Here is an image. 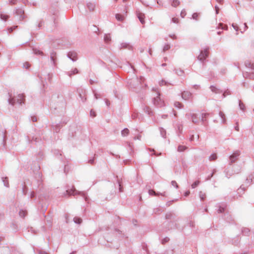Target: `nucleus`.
I'll return each instance as SVG.
<instances>
[{
    "instance_id": "obj_1",
    "label": "nucleus",
    "mask_w": 254,
    "mask_h": 254,
    "mask_svg": "<svg viewBox=\"0 0 254 254\" xmlns=\"http://www.w3.org/2000/svg\"><path fill=\"white\" fill-rule=\"evenodd\" d=\"M24 96L23 94H19L16 96L12 97L11 95H9V98L8 100V103L11 105H14L15 104H18L21 105L22 103H24Z\"/></svg>"
},
{
    "instance_id": "obj_2",
    "label": "nucleus",
    "mask_w": 254,
    "mask_h": 254,
    "mask_svg": "<svg viewBox=\"0 0 254 254\" xmlns=\"http://www.w3.org/2000/svg\"><path fill=\"white\" fill-rule=\"evenodd\" d=\"M156 97L153 98V104L155 106L157 107H161L164 105V101L162 100L160 97V93L158 91H156Z\"/></svg>"
},
{
    "instance_id": "obj_3",
    "label": "nucleus",
    "mask_w": 254,
    "mask_h": 254,
    "mask_svg": "<svg viewBox=\"0 0 254 254\" xmlns=\"http://www.w3.org/2000/svg\"><path fill=\"white\" fill-rule=\"evenodd\" d=\"M209 50V48L207 47L204 49L203 50H202L197 57L198 59L201 62L205 61L208 56Z\"/></svg>"
},
{
    "instance_id": "obj_4",
    "label": "nucleus",
    "mask_w": 254,
    "mask_h": 254,
    "mask_svg": "<svg viewBox=\"0 0 254 254\" xmlns=\"http://www.w3.org/2000/svg\"><path fill=\"white\" fill-rule=\"evenodd\" d=\"M66 194L68 195H75L76 194L80 195L86 199L85 193L83 191H79L75 190V188L71 189L70 190H66Z\"/></svg>"
},
{
    "instance_id": "obj_5",
    "label": "nucleus",
    "mask_w": 254,
    "mask_h": 254,
    "mask_svg": "<svg viewBox=\"0 0 254 254\" xmlns=\"http://www.w3.org/2000/svg\"><path fill=\"white\" fill-rule=\"evenodd\" d=\"M240 155V152L238 150L235 151L229 157V165H231L233 163L235 162L239 158Z\"/></svg>"
},
{
    "instance_id": "obj_6",
    "label": "nucleus",
    "mask_w": 254,
    "mask_h": 254,
    "mask_svg": "<svg viewBox=\"0 0 254 254\" xmlns=\"http://www.w3.org/2000/svg\"><path fill=\"white\" fill-rule=\"evenodd\" d=\"M182 98L185 100H189L192 98V94L188 91H184L181 93Z\"/></svg>"
},
{
    "instance_id": "obj_7",
    "label": "nucleus",
    "mask_w": 254,
    "mask_h": 254,
    "mask_svg": "<svg viewBox=\"0 0 254 254\" xmlns=\"http://www.w3.org/2000/svg\"><path fill=\"white\" fill-rule=\"evenodd\" d=\"M77 92L79 94V96L81 99V100L84 102L86 100V98L85 97V90L82 88H79L77 89Z\"/></svg>"
},
{
    "instance_id": "obj_8",
    "label": "nucleus",
    "mask_w": 254,
    "mask_h": 254,
    "mask_svg": "<svg viewBox=\"0 0 254 254\" xmlns=\"http://www.w3.org/2000/svg\"><path fill=\"white\" fill-rule=\"evenodd\" d=\"M67 56L73 62H75L77 60V54L74 51L69 52L67 53Z\"/></svg>"
},
{
    "instance_id": "obj_9",
    "label": "nucleus",
    "mask_w": 254,
    "mask_h": 254,
    "mask_svg": "<svg viewBox=\"0 0 254 254\" xmlns=\"http://www.w3.org/2000/svg\"><path fill=\"white\" fill-rule=\"evenodd\" d=\"M16 14L19 16V20H22L25 18L24 10L21 9H17L16 10Z\"/></svg>"
},
{
    "instance_id": "obj_10",
    "label": "nucleus",
    "mask_w": 254,
    "mask_h": 254,
    "mask_svg": "<svg viewBox=\"0 0 254 254\" xmlns=\"http://www.w3.org/2000/svg\"><path fill=\"white\" fill-rule=\"evenodd\" d=\"M148 193L150 195H154V196H158L159 195H161L163 196H166V192L165 191H164L162 193H158V192H156L153 190H148Z\"/></svg>"
},
{
    "instance_id": "obj_11",
    "label": "nucleus",
    "mask_w": 254,
    "mask_h": 254,
    "mask_svg": "<svg viewBox=\"0 0 254 254\" xmlns=\"http://www.w3.org/2000/svg\"><path fill=\"white\" fill-rule=\"evenodd\" d=\"M132 48V46L127 43H122L119 47L120 49H127L130 50Z\"/></svg>"
},
{
    "instance_id": "obj_12",
    "label": "nucleus",
    "mask_w": 254,
    "mask_h": 254,
    "mask_svg": "<svg viewBox=\"0 0 254 254\" xmlns=\"http://www.w3.org/2000/svg\"><path fill=\"white\" fill-rule=\"evenodd\" d=\"M243 76L245 78H248L251 79H254V72H248V71L243 73Z\"/></svg>"
},
{
    "instance_id": "obj_13",
    "label": "nucleus",
    "mask_w": 254,
    "mask_h": 254,
    "mask_svg": "<svg viewBox=\"0 0 254 254\" xmlns=\"http://www.w3.org/2000/svg\"><path fill=\"white\" fill-rule=\"evenodd\" d=\"M87 7L90 11H92L94 10L95 4L94 3L89 2L87 3Z\"/></svg>"
},
{
    "instance_id": "obj_14",
    "label": "nucleus",
    "mask_w": 254,
    "mask_h": 254,
    "mask_svg": "<svg viewBox=\"0 0 254 254\" xmlns=\"http://www.w3.org/2000/svg\"><path fill=\"white\" fill-rule=\"evenodd\" d=\"M104 40L105 43H109L111 41V37L110 34H105L104 36Z\"/></svg>"
},
{
    "instance_id": "obj_15",
    "label": "nucleus",
    "mask_w": 254,
    "mask_h": 254,
    "mask_svg": "<svg viewBox=\"0 0 254 254\" xmlns=\"http://www.w3.org/2000/svg\"><path fill=\"white\" fill-rule=\"evenodd\" d=\"M137 17H138L139 21H140V22L142 24H144L145 23V21L144 20V18L145 17V16H144V14L143 13H138L137 14Z\"/></svg>"
},
{
    "instance_id": "obj_16",
    "label": "nucleus",
    "mask_w": 254,
    "mask_h": 254,
    "mask_svg": "<svg viewBox=\"0 0 254 254\" xmlns=\"http://www.w3.org/2000/svg\"><path fill=\"white\" fill-rule=\"evenodd\" d=\"M210 88L211 90L215 93H220L222 92V91L220 90V89H218L217 87H216L214 86H211L210 87Z\"/></svg>"
},
{
    "instance_id": "obj_17",
    "label": "nucleus",
    "mask_w": 254,
    "mask_h": 254,
    "mask_svg": "<svg viewBox=\"0 0 254 254\" xmlns=\"http://www.w3.org/2000/svg\"><path fill=\"white\" fill-rule=\"evenodd\" d=\"M33 53H34V54H35V55H41V56L44 55L43 52L38 49L34 48L33 49Z\"/></svg>"
},
{
    "instance_id": "obj_18",
    "label": "nucleus",
    "mask_w": 254,
    "mask_h": 254,
    "mask_svg": "<svg viewBox=\"0 0 254 254\" xmlns=\"http://www.w3.org/2000/svg\"><path fill=\"white\" fill-rule=\"evenodd\" d=\"M219 115L222 119V123L223 124H225L226 123V119H225V115L224 114V113L222 112V111H220L219 113Z\"/></svg>"
},
{
    "instance_id": "obj_19",
    "label": "nucleus",
    "mask_w": 254,
    "mask_h": 254,
    "mask_svg": "<svg viewBox=\"0 0 254 254\" xmlns=\"http://www.w3.org/2000/svg\"><path fill=\"white\" fill-rule=\"evenodd\" d=\"M143 110L144 111V112L145 113H147L148 115H149L150 116H151L152 115H153V112L152 111H151V109L149 107L145 106L143 108Z\"/></svg>"
},
{
    "instance_id": "obj_20",
    "label": "nucleus",
    "mask_w": 254,
    "mask_h": 254,
    "mask_svg": "<svg viewBox=\"0 0 254 254\" xmlns=\"http://www.w3.org/2000/svg\"><path fill=\"white\" fill-rule=\"evenodd\" d=\"M191 119H192V122L194 123V124H197L198 123V120L197 119V116L196 114H192L191 115Z\"/></svg>"
},
{
    "instance_id": "obj_21",
    "label": "nucleus",
    "mask_w": 254,
    "mask_h": 254,
    "mask_svg": "<svg viewBox=\"0 0 254 254\" xmlns=\"http://www.w3.org/2000/svg\"><path fill=\"white\" fill-rule=\"evenodd\" d=\"M159 84L160 86L166 85L169 86L170 85H172L171 83L165 81V80H162L159 82Z\"/></svg>"
},
{
    "instance_id": "obj_22",
    "label": "nucleus",
    "mask_w": 254,
    "mask_h": 254,
    "mask_svg": "<svg viewBox=\"0 0 254 254\" xmlns=\"http://www.w3.org/2000/svg\"><path fill=\"white\" fill-rule=\"evenodd\" d=\"M253 179H254V174H251V175H250L249 178H248L246 180V185H249L250 184V182H252Z\"/></svg>"
},
{
    "instance_id": "obj_23",
    "label": "nucleus",
    "mask_w": 254,
    "mask_h": 254,
    "mask_svg": "<svg viewBox=\"0 0 254 254\" xmlns=\"http://www.w3.org/2000/svg\"><path fill=\"white\" fill-rule=\"evenodd\" d=\"M187 148H188V147L186 146L179 145L178 147L177 150L178 152H183V151H185V150H186Z\"/></svg>"
},
{
    "instance_id": "obj_24",
    "label": "nucleus",
    "mask_w": 254,
    "mask_h": 254,
    "mask_svg": "<svg viewBox=\"0 0 254 254\" xmlns=\"http://www.w3.org/2000/svg\"><path fill=\"white\" fill-rule=\"evenodd\" d=\"M129 130L127 128H125L122 131V135L126 136L129 134Z\"/></svg>"
},
{
    "instance_id": "obj_25",
    "label": "nucleus",
    "mask_w": 254,
    "mask_h": 254,
    "mask_svg": "<svg viewBox=\"0 0 254 254\" xmlns=\"http://www.w3.org/2000/svg\"><path fill=\"white\" fill-rule=\"evenodd\" d=\"M78 72V69L77 68H74L72 70L68 72L67 74L68 76H71L72 75L77 73Z\"/></svg>"
},
{
    "instance_id": "obj_26",
    "label": "nucleus",
    "mask_w": 254,
    "mask_h": 254,
    "mask_svg": "<svg viewBox=\"0 0 254 254\" xmlns=\"http://www.w3.org/2000/svg\"><path fill=\"white\" fill-rule=\"evenodd\" d=\"M50 58H51V60L53 62V64L55 65L56 64V63H55L56 53L54 52H52L51 54Z\"/></svg>"
},
{
    "instance_id": "obj_27",
    "label": "nucleus",
    "mask_w": 254,
    "mask_h": 254,
    "mask_svg": "<svg viewBox=\"0 0 254 254\" xmlns=\"http://www.w3.org/2000/svg\"><path fill=\"white\" fill-rule=\"evenodd\" d=\"M250 231L249 229L247 228H243L242 230V232L244 235H249Z\"/></svg>"
},
{
    "instance_id": "obj_28",
    "label": "nucleus",
    "mask_w": 254,
    "mask_h": 254,
    "mask_svg": "<svg viewBox=\"0 0 254 254\" xmlns=\"http://www.w3.org/2000/svg\"><path fill=\"white\" fill-rule=\"evenodd\" d=\"M9 16L7 14H3V13H1L0 14V19L4 21H6L9 18Z\"/></svg>"
},
{
    "instance_id": "obj_29",
    "label": "nucleus",
    "mask_w": 254,
    "mask_h": 254,
    "mask_svg": "<svg viewBox=\"0 0 254 254\" xmlns=\"http://www.w3.org/2000/svg\"><path fill=\"white\" fill-rule=\"evenodd\" d=\"M2 179L4 186H5L7 188H8L9 186L8 181V178L7 177H5L2 178Z\"/></svg>"
},
{
    "instance_id": "obj_30",
    "label": "nucleus",
    "mask_w": 254,
    "mask_h": 254,
    "mask_svg": "<svg viewBox=\"0 0 254 254\" xmlns=\"http://www.w3.org/2000/svg\"><path fill=\"white\" fill-rule=\"evenodd\" d=\"M160 134L163 138H166V130L162 127L160 128Z\"/></svg>"
},
{
    "instance_id": "obj_31",
    "label": "nucleus",
    "mask_w": 254,
    "mask_h": 254,
    "mask_svg": "<svg viewBox=\"0 0 254 254\" xmlns=\"http://www.w3.org/2000/svg\"><path fill=\"white\" fill-rule=\"evenodd\" d=\"M116 18L118 21H122L124 19V17L120 14H117L116 15Z\"/></svg>"
},
{
    "instance_id": "obj_32",
    "label": "nucleus",
    "mask_w": 254,
    "mask_h": 254,
    "mask_svg": "<svg viewBox=\"0 0 254 254\" xmlns=\"http://www.w3.org/2000/svg\"><path fill=\"white\" fill-rule=\"evenodd\" d=\"M73 221L74 222L76 223V224H80L81 222H82V219L81 218H79V217H75L74 218H73Z\"/></svg>"
},
{
    "instance_id": "obj_33",
    "label": "nucleus",
    "mask_w": 254,
    "mask_h": 254,
    "mask_svg": "<svg viewBox=\"0 0 254 254\" xmlns=\"http://www.w3.org/2000/svg\"><path fill=\"white\" fill-rule=\"evenodd\" d=\"M180 3V2L178 0H173L172 2V6L173 7H176L179 5Z\"/></svg>"
},
{
    "instance_id": "obj_34",
    "label": "nucleus",
    "mask_w": 254,
    "mask_h": 254,
    "mask_svg": "<svg viewBox=\"0 0 254 254\" xmlns=\"http://www.w3.org/2000/svg\"><path fill=\"white\" fill-rule=\"evenodd\" d=\"M184 71L181 69H175V73L179 76L183 75Z\"/></svg>"
},
{
    "instance_id": "obj_35",
    "label": "nucleus",
    "mask_w": 254,
    "mask_h": 254,
    "mask_svg": "<svg viewBox=\"0 0 254 254\" xmlns=\"http://www.w3.org/2000/svg\"><path fill=\"white\" fill-rule=\"evenodd\" d=\"M174 106L176 108H178L179 109H181V108H182L183 105V104L181 103H180L179 102H175L174 103Z\"/></svg>"
},
{
    "instance_id": "obj_36",
    "label": "nucleus",
    "mask_w": 254,
    "mask_h": 254,
    "mask_svg": "<svg viewBox=\"0 0 254 254\" xmlns=\"http://www.w3.org/2000/svg\"><path fill=\"white\" fill-rule=\"evenodd\" d=\"M19 215L21 217H24L27 214V211L23 210H20L19 212Z\"/></svg>"
},
{
    "instance_id": "obj_37",
    "label": "nucleus",
    "mask_w": 254,
    "mask_h": 254,
    "mask_svg": "<svg viewBox=\"0 0 254 254\" xmlns=\"http://www.w3.org/2000/svg\"><path fill=\"white\" fill-rule=\"evenodd\" d=\"M217 158V155L216 154H212L209 156V160L210 161H214Z\"/></svg>"
},
{
    "instance_id": "obj_38",
    "label": "nucleus",
    "mask_w": 254,
    "mask_h": 254,
    "mask_svg": "<svg viewBox=\"0 0 254 254\" xmlns=\"http://www.w3.org/2000/svg\"><path fill=\"white\" fill-rule=\"evenodd\" d=\"M239 107L241 110H242V111L245 110V105L243 102H241V100H239Z\"/></svg>"
},
{
    "instance_id": "obj_39",
    "label": "nucleus",
    "mask_w": 254,
    "mask_h": 254,
    "mask_svg": "<svg viewBox=\"0 0 254 254\" xmlns=\"http://www.w3.org/2000/svg\"><path fill=\"white\" fill-rule=\"evenodd\" d=\"M225 172L226 177H227L228 178H229L231 176H232V174H233V173L229 172V170L228 169H227Z\"/></svg>"
},
{
    "instance_id": "obj_40",
    "label": "nucleus",
    "mask_w": 254,
    "mask_h": 254,
    "mask_svg": "<svg viewBox=\"0 0 254 254\" xmlns=\"http://www.w3.org/2000/svg\"><path fill=\"white\" fill-rule=\"evenodd\" d=\"M199 197L201 200H203L205 198V194L202 191L199 192Z\"/></svg>"
},
{
    "instance_id": "obj_41",
    "label": "nucleus",
    "mask_w": 254,
    "mask_h": 254,
    "mask_svg": "<svg viewBox=\"0 0 254 254\" xmlns=\"http://www.w3.org/2000/svg\"><path fill=\"white\" fill-rule=\"evenodd\" d=\"M218 28H221V29H226L227 28V26L224 25L223 23H220L219 24Z\"/></svg>"
},
{
    "instance_id": "obj_42",
    "label": "nucleus",
    "mask_w": 254,
    "mask_h": 254,
    "mask_svg": "<svg viewBox=\"0 0 254 254\" xmlns=\"http://www.w3.org/2000/svg\"><path fill=\"white\" fill-rule=\"evenodd\" d=\"M217 170L216 169H214L212 171V173L211 174V176H208L206 178V180H209L213 176V175L216 172Z\"/></svg>"
},
{
    "instance_id": "obj_43",
    "label": "nucleus",
    "mask_w": 254,
    "mask_h": 254,
    "mask_svg": "<svg viewBox=\"0 0 254 254\" xmlns=\"http://www.w3.org/2000/svg\"><path fill=\"white\" fill-rule=\"evenodd\" d=\"M199 184V181H196L195 182H194L192 185H191V187L192 188L194 189L195 188H196Z\"/></svg>"
},
{
    "instance_id": "obj_44",
    "label": "nucleus",
    "mask_w": 254,
    "mask_h": 254,
    "mask_svg": "<svg viewBox=\"0 0 254 254\" xmlns=\"http://www.w3.org/2000/svg\"><path fill=\"white\" fill-rule=\"evenodd\" d=\"M231 94V93H230V91H229V90H227L226 91H225L223 94H222V98H225L227 95H230Z\"/></svg>"
},
{
    "instance_id": "obj_45",
    "label": "nucleus",
    "mask_w": 254,
    "mask_h": 254,
    "mask_svg": "<svg viewBox=\"0 0 254 254\" xmlns=\"http://www.w3.org/2000/svg\"><path fill=\"white\" fill-rule=\"evenodd\" d=\"M209 113H202L201 114V117H202L201 121L202 122H203L204 121V118H206L209 115Z\"/></svg>"
},
{
    "instance_id": "obj_46",
    "label": "nucleus",
    "mask_w": 254,
    "mask_h": 254,
    "mask_svg": "<svg viewBox=\"0 0 254 254\" xmlns=\"http://www.w3.org/2000/svg\"><path fill=\"white\" fill-rule=\"evenodd\" d=\"M225 211V208L224 207H222L220 206L219 208V209L217 210L218 213H222L224 212Z\"/></svg>"
},
{
    "instance_id": "obj_47",
    "label": "nucleus",
    "mask_w": 254,
    "mask_h": 254,
    "mask_svg": "<svg viewBox=\"0 0 254 254\" xmlns=\"http://www.w3.org/2000/svg\"><path fill=\"white\" fill-rule=\"evenodd\" d=\"M170 48V46L169 44H166L163 47V51L165 52L166 51L168 50Z\"/></svg>"
},
{
    "instance_id": "obj_48",
    "label": "nucleus",
    "mask_w": 254,
    "mask_h": 254,
    "mask_svg": "<svg viewBox=\"0 0 254 254\" xmlns=\"http://www.w3.org/2000/svg\"><path fill=\"white\" fill-rule=\"evenodd\" d=\"M252 63H250V62H246L245 63V66L247 67H248L249 68H251V66H252Z\"/></svg>"
},
{
    "instance_id": "obj_49",
    "label": "nucleus",
    "mask_w": 254,
    "mask_h": 254,
    "mask_svg": "<svg viewBox=\"0 0 254 254\" xmlns=\"http://www.w3.org/2000/svg\"><path fill=\"white\" fill-rule=\"evenodd\" d=\"M171 185L177 189H178L179 187L177 182L175 181H172L171 182Z\"/></svg>"
},
{
    "instance_id": "obj_50",
    "label": "nucleus",
    "mask_w": 254,
    "mask_h": 254,
    "mask_svg": "<svg viewBox=\"0 0 254 254\" xmlns=\"http://www.w3.org/2000/svg\"><path fill=\"white\" fill-rule=\"evenodd\" d=\"M118 182L119 186V191L120 192H123V188L122 186V185L121 184V182L119 180H118Z\"/></svg>"
},
{
    "instance_id": "obj_51",
    "label": "nucleus",
    "mask_w": 254,
    "mask_h": 254,
    "mask_svg": "<svg viewBox=\"0 0 254 254\" xmlns=\"http://www.w3.org/2000/svg\"><path fill=\"white\" fill-rule=\"evenodd\" d=\"M169 240H170L169 238L168 237H166V238H164L162 240V244H165L166 243L168 242L169 241Z\"/></svg>"
},
{
    "instance_id": "obj_52",
    "label": "nucleus",
    "mask_w": 254,
    "mask_h": 254,
    "mask_svg": "<svg viewBox=\"0 0 254 254\" xmlns=\"http://www.w3.org/2000/svg\"><path fill=\"white\" fill-rule=\"evenodd\" d=\"M198 16V13H194L192 15V17L193 19L197 20Z\"/></svg>"
},
{
    "instance_id": "obj_53",
    "label": "nucleus",
    "mask_w": 254,
    "mask_h": 254,
    "mask_svg": "<svg viewBox=\"0 0 254 254\" xmlns=\"http://www.w3.org/2000/svg\"><path fill=\"white\" fill-rule=\"evenodd\" d=\"M186 15V12L185 9H183L181 12V16L182 18H184Z\"/></svg>"
},
{
    "instance_id": "obj_54",
    "label": "nucleus",
    "mask_w": 254,
    "mask_h": 254,
    "mask_svg": "<svg viewBox=\"0 0 254 254\" xmlns=\"http://www.w3.org/2000/svg\"><path fill=\"white\" fill-rule=\"evenodd\" d=\"M17 0H9V3L11 5L16 4Z\"/></svg>"
},
{
    "instance_id": "obj_55",
    "label": "nucleus",
    "mask_w": 254,
    "mask_h": 254,
    "mask_svg": "<svg viewBox=\"0 0 254 254\" xmlns=\"http://www.w3.org/2000/svg\"><path fill=\"white\" fill-rule=\"evenodd\" d=\"M90 114V116L92 117H95L96 116L95 111H93V110H91Z\"/></svg>"
},
{
    "instance_id": "obj_56",
    "label": "nucleus",
    "mask_w": 254,
    "mask_h": 254,
    "mask_svg": "<svg viewBox=\"0 0 254 254\" xmlns=\"http://www.w3.org/2000/svg\"><path fill=\"white\" fill-rule=\"evenodd\" d=\"M172 21L173 22V23H178V22H179V19L177 18H176V17H174L172 19Z\"/></svg>"
},
{
    "instance_id": "obj_57",
    "label": "nucleus",
    "mask_w": 254,
    "mask_h": 254,
    "mask_svg": "<svg viewBox=\"0 0 254 254\" xmlns=\"http://www.w3.org/2000/svg\"><path fill=\"white\" fill-rule=\"evenodd\" d=\"M94 162H95V161H94V158H92V159H89L88 161V163L89 164H90L91 165H93L94 164Z\"/></svg>"
},
{
    "instance_id": "obj_58",
    "label": "nucleus",
    "mask_w": 254,
    "mask_h": 254,
    "mask_svg": "<svg viewBox=\"0 0 254 254\" xmlns=\"http://www.w3.org/2000/svg\"><path fill=\"white\" fill-rule=\"evenodd\" d=\"M17 27V26H14L13 27H10L8 29V31L9 32H11L13 29H15Z\"/></svg>"
},
{
    "instance_id": "obj_59",
    "label": "nucleus",
    "mask_w": 254,
    "mask_h": 254,
    "mask_svg": "<svg viewBox=\"0 0 254 254\" xmlns=\"http://www.w3.org/2000/svg\"><path fill=\"white\" fill-rule=\"evenodd\" d=\"M94 97L96 99H98L100 97V94H98L97 93L94 92Z\"/></svg>"
},
{
    "instance_id": "obj_60",
    "label": "nucleus",
    "mask_w": 254,
    "mask_h": 254,
    "mask_svg": "<svg viewBox=\"0 0 254 254\" xmlns=\"http://www.w3.org/2000/svg\"><path fill=\"white\" fill-rule=\"evenodd\" d=\"M188 225L190 227H193L194 226V223L192 222V221H190L189 223H188Z\"/></svg>"
},
{
    "instance_id": "obj_61",
    "label": "nucleus",
    "mask_w": 254,
    "mask_h": 254,
    "mask_svg": "<svg viewBox=\"0 0 254 254\" xmlns=\"http://www.w3.org/2000/svg\"><path fill=\"white\" fill-rule=\"evenodd\" d=\"M23 66L25 67L26 68H28V67L30 66V65L29 63H25L23 64Z\"/></svg>"
},
{
    "instance_id": "obj_62",
    "label": "nucleus",
    "mask_w": 254,
    "mask_h": 254,
    "mask_svg": "<svg viewBox=\"0 0 254 254\" xmlns=\"http://www.w3.org/2000/svg\"><path fill=\"white\" fill-rule=\"evenodd\" d=\"M215 11H216V13L217 14H218L219 13V7L216 5L215 6Z\"/></svg>"
},
{
    "instance_id": "obj_63",
    "label": "nucleus",
    "mask_w": 254,
    "mask_h": 254,
    "mask_svg": "<svg viewBox=\"0 0 254 254\" xmlns=\"http://www.w3.org/2000/svg\"><path fill=\"white\" fill-rule=\"evenodd\" d=\"M171 216H172V214H171V213H170V214H167L166 215V219H171Z\"/></svg>"
},
{
    "instance_id": "obj_64",
    "label": "nucleus",
    "mask_w": 254,
    "mask_h": 254,
    "mask_svg": "<svg viewBox=\"0 0 254 254\" xmlns=\"http://www.w3.org/2000/svg\"><path fill=\"white\" fill-rule=\"evenodd\" d=\"M39 254H48L45 251H40L39 253Z\"/></svg>"
}]
</instances>
